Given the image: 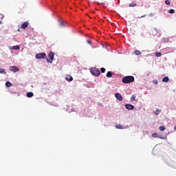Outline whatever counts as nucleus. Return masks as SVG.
<instances>
[{
    "mask_svg": "<svg viewBox=\"0 0 176 176\" xmlns=\"http://www.w3.org/2000/svg\"><path fill=\"white\" fill-rule=\"evenodd\" d=\"M106 76L107 78H112V72H108Z\"/></svg>",
    "mask_w": 176,
    "mask_h": 176,
    "instance_id": "12",
    "label": "nucleus"
},
{
    "mask_svg": "<svg viewBox=\"0 0 176 176\" xmlns=\"http://www.w3.org/2000/svg\"><path fill=\"white\" fill-rule=\"evenodd\" d=\"M155 56L156 57H162V54H161V52H155Z\"/></svg>",
    "mask_w": 176,
    "mask_h": 176,
    "instance_id": "17",
    "label": "nucleus"
},
{
    "mask_svg": "<svg viewBox=\"0 0 176 176\" xmlns=\"http://www.w3.org/2000/svg\"><path fill=\"white\" fill-rule=\"evenodd\" d=\"M36 58H37L38 60L46 58V54L45 53L36 54Z\"/></svg>",
    "mask_w": 176,
    "mask_h": 176,
    "instance_id": "4",
    "label": "nucleus"
},
{
    "mask_svg": "<svg viewBox=\"0 0 176 176\" xmlns=\"http://www.w3.org/2000/svg\"><path fill=\"white\" fill-rule=\"evenodd\" d=\"M49 58H47V63H53V60H54V52H50L48 54Z\"/></svg>",
    "mask_w": 176,
    "mask_h": 176,
    "instance_id": "3",
    "label": "nucleus"
},
{
    "mask_svg": "<svg viewBox=\"0 0 176 176\" xmlns=\"http://www.w3.org/2000/svg\"><path fill=\"white\" fill-rule=\"evenodd\" d=\"M135 6H137V3H131L129 5V8H135Z\"/></svg>",
    "mask_w": 176,
    "mask_h": 176,
    "instance_id": "14",
    "label": "nucleus"
},
{
    "mask_svg": "<svg viewBox=\"0 0 176 176\" xmlns=\"http://www.w3.org/2000/svg\"><path fill=\"white\" fill-rule=\"evenodd\" d=\"M12 49L14 50H20V46H19V45L12 46Z\"/></svg>",
    "mask_w": 176,
    "mask_h": 176,
    "instance_id": "13",
    "label": "nucleus"
},
{
    "mask_svg": "<svg viewBox=\"0 0 176 176\" xmlns=\"http://www.w3.org/2000/svg\"><path fill=\"white\" fill-rule=\"evenodd\" d=\"M131 101L133 102V101H135V96L134 95H132L131 97Z\"/></svg>",
    "mask_w": 176,
    "mask_h": 176,
    "instance_id": "23",
    "label": "nucleus"
},
{
    "mask_svg": "<svg viewBox=\"0 0 176 176\" xmlns=\"http://www.w3.org/2000/svg\"><path fill=\"white\" fill-rule=\"evenodd\" d=\"M116 128H117L118 129H123V126L121 124H117V125H116Z\"/></svg>",
    "mask_w": 176,
    "mask_h": 176,
    "instance_id": "20",
    "label": "nucleus"
},
{
    "mask_svg": "<svg viewBox=\"0 0 176 176\" xmlns=\"http://www.w3.org/2000/svg\"><path fill=\"white\" fill-rule=\"evenodd\" d=\"M125 108L126 109H128V111H133V109H134V105L126 104H125Z\"/></svg>",
    "mask_w": 176,
    "mask_h": 176,
    "instance_id": "6",
    "label": "nucleus"
},
{
    "mask_svg": "<svg viewBox=\"0 0 176 176\" xmlns=\"http://www.w3.org/2000/svg\"><path fill=\"white\" fill-rule=\"evenodd\" d=\"M10 71H12V72H19L20 71V69L16 66H11L10 67Z\"/></svg>",
    "mask_w": 176,
    "mask_h": 176,
    "instance_id": "5",
    "label": "nucleus"
},
{
    "mask_svg": "<svg viewBox=\"0 0 176 176\" xmlns=\"http://www.w3.org/2000/svg\"><path fill=\"white\" fill-rule=\"evenodd\" d=\"M169 13L170 14H173V13H175V10H173V9H170L168 10Z\"/></svg>",
    "mask_w": 176,
    "mask_h": 176,
    "instance_id": "24",
    "label": "nucleus"
},
{
    "mask_svg": "<svg viewBox=\"0 0 176 176\" xmlns=\"http://www.w3.org/2000/svg\"><path fill=\"white\" fill-rule=\"evenodd\" d=\"M165 3H166V5H170V3H171V2L170 1V0H166Z\"/></svg>",
    "mask_w": 176,
    "mask_h": 176,
    "instance_id": "26",
    "label": "nucleus"
},
{
    "mask_svg": "<svg viewBox=\"0 0 176 176\" xmlns=\"http://www.w3.org/2000/svg\"><path fill=\"white\" fill-rule=\"evenodd\" d=\"M160 112H162V110L157 109L154 113H155V115H159V113H160Z\"/></svg>",
    "mask_w": 176,
    "mask_h": 176,
    "instance_id": "16",
    "label": "nucleus"
},
{
    "mask_svg": "<svg viewBox=\"0 0 176 176\" xmlns=\"http://www.w3.org/2000/svg\"><path fill=\"white\" fill-rule=\"evenodd\" d=\"M115 97L116 98H117V100H118V101H123V97L122 96V95L119 93H116L115 94Z\"/></svg>",
    "mask_w": 176,
    "mask_h": 176,
    "instance_id": "7",
    "label": "nucleus"
},
{
    "mask_svg": "<svg viewBox=\"0 0 176 176\" xmlns=\"http://www.w3.org/2000/svg\"><path fill=\"white\" fill-rule=\"evenodd\" d=\"M27 97L28 98H31V97H34V93H32V92H28L27 93Z\"/></svg>",
    "mask_w": 176,
    "mask_h": 176,
    "instance_id": "10",
    "label": "nucleus"
},
{
    "mask_svg": "<svg viewBox=\"0 0 176 176\" xmlns=\"http://www.w3.org/2000/svg\"><path fill=\"white\" fill-rule=\"evenodd\" d=\"M159 130L160 131H164V130H166V127L161 126L159 127Z\"/></svg>",
    "mask_w": 176,
    "mask_h": 176,
    "instance_id": "21",
    "label": "nucleus"
},
{
    "mask_svg": "<svg viewBox=\"0 0 176 176\" xmlns=\"http://www.w3.org/2000/svg\"><path fill=\"white\" fill-rule=\"evenodd\" d=\"M100 71H101L102 74H104V73H105V68L102 67V68L100 69Z\"/></svg>",
    "mask_w": 176,
    "mask_h": 176,
    "instance_id": "27",
    "label": "nucleus"
},
{
    "mask_svg": "<svg viewBox=\"0 0 176 176\" xmlns=\"http://www.w3.org/2000/svg\"><path fill=\"white\" fill-rule=\"evenodd\" d=\"M60 24L61 27L65 26V22H64V21H60Z\"/></svg>",
    "mask_w": 176,
    "mask_h": 176,
    "instance_id": "18",
    "label": "nucleus"
},
{
    "mask_svg": "<svg viewBox=\"0 0 176 176\" xmlns=\"http://www.w3.org/2000/svg\"><path fill=\"white\" fill-rule=\"evenodd\" d=\"M0 74H6V70L5 69H0Z\"/></svg>",
    "mask_w": 176,
    "mask_h": 176,
    "instance_id": "22",
    "label": "nucleus"
},
{
    "mask_svg": "<svg viewBox=\"0 0 176 176\" xmlns=\"http://www.w3.org/2000/svg\"><path fill=\"white\" fill-rule=\"evenodd\" d=\"M174 129H175V130H176V126H175Z\"/></svg>",
    "mask_w": 176,
    "mask_h": 176,
    "instance_id": "32",
    "label": "nucleus"
},
{
    "mask_svg": "<svg viewBox=\"0 0 176 176\" xmlns=\"http://www.w3.org/2000/svg\"><path fill=\"white\" fill-rule=\"evenodd\" d=\"M0 24H1V22H0Z\"/></svg>",
    "mask_w": 176,
    "mask_h": 176,
    "instance_id": "34",
    "label": "nucleus"
},
{
    "mask_svg": "<svg viewBox=\"0 0 176 176\" xmlns=\"http://www.w3.org/2000/svg\"><path fill=\"white\" fill-rule=\"evenodd\" d=\"M154 30L155 31L157 32V28H155Z\"/></svg>",
    "mask_w": 176,
    "mask_h": 176,
    "instance_id": "30",
    "label": "nucleus"
},
{
    "mask_svg": "<svg viewBox=\"0 0 176 176\" xmlns=\"http://www.w3.org/2000/svg\"><path fill=\"white\" fill-rule=\"evenodd\" d=\"M122 83H131L134 82V76H127L122 78Z\"/></svg>",
    "mask_w": 176,
    "mask_h": 176,
    "instance_id": "1",
    "label": "nucleus"
},
{
    "mask_svg": "<svg viewBox=\"0 0 176 176\" xmlns=\"http://www.w3.org/2000/svg\"><path fill=\"white\" fill-rule=\"evenodd\" d=\"M170 80V78H168V76L164 77L162 79V82H165L166 83H167V82H168Z\"/></svg>",
    "mask_w": 176,
    "mask_h": 176,
    "instance_id": "11",
    "label": "nucleus"
},
{
    "mask_svg": "<svg viewBox=\"0 0 176 176\" xmlns=\"http://www.w3.org/2000/svg\"><path fill=\"white\" fill-rule=\"evenodd\" d=\"M87 42L89 43V45L91 43V41H90V40H88Z\"/></svg>",
    "mask_w": 176,
    "mask_h": 176,
    "instance_id": "29",
    "label": "nucleus"
},
{
    "mask_svg": "<svg viewBox=\"0 0 176 176\" xmlns=\"http://www.w3.org/2000/svg\"><path fill=\"white\" fill-rule=\"evenodd\" d=\"M135 54L136 56H140V54H141V52L140 50H135Z\"/></svg>",
    "mask_w": 176,
    "mask_h": 176,
    "instance_id": "19",
    "label": "nucleus"
},
{
    "mask_svg": "<svg viewBox=\"0 0 176 176\" xmlns=\"http://www.w3.org/2000/svg\"><path fill=\"white\" fill-rule=\"evenodd\" d=\"M18 31H20V29H18Z\"/></svg>",
    "mask_w": 176,
    "mask_h": 176,
    "instance_id": "33",
    "label": "nucleus"
},
{
    "mask_svg": "<svg viewBox=\"0 0 176 176\" xmlns=\"http://www.w3.org/2000/svg\"><path fill=\"white\" fill-rule=\"evenodd\" d=\"M153 83H154V85H157V83H159V82L157 81V80H153Z\"/></svg>",
    "mask_w": 176,
    "mask_h": 176,
    "instance_id": "28",
    "label": "nucleus"
},
{
    "mask_svg": "<svg viewBox=\"0 0 176 176\" xmlns=\"http://www.w3.org/2000/svg\"><path fill=\"white\" fill-rule=\"evenodd\" d=\"M90 72L94 75V76H100V74H101V72H100V69L96 67H92L90 69Z\"/></svg>",
    "mask_w": 176,
    "mask_h": 176,
    "instance_id": "2",
    "label": "nucleus"
},
{
    "mask_svg": "<svg viewBox=\"0 0 176 176\" xmlns=\"http://www.w3.org/2000/svg\"><path fill=\"white\" fill-rule=\"evenodd\" d=\"M65 79L67 82H72V80H74V78H72L69 74L66 76Z\"/></svg>",
    "mask_w": 176,
    "mask_h": 176,
    "instance_id": "9",
    "label": "nucleus"
},
{
    "mask_svg": "<svg viewBox=\"0 0 176 176\" xmlns=\"http://www.w3.org/2000/svg\"><path fill=\"white\" fill-rule=\"evenodd\" d=\"M6 85L7 86V87H12V86H13V85L10 82H7L6 83Z\"/></svg>",
    "mask_w": 176,
    "mask_h": 176,
    "instance_id": "15",
    "label": "nucleus"
},
{
    "mask_svg": "<svg viewBox=\"0 0 176 176\" xmlns=\"http://www.w3.org/2000/svg\"><path fill=\"white\" fill-rule=\"evenodd\" d=\"M152 137H153V138H157V133H153Z\"/></svg>",
    "mask_w": 176,
    "mask_h": 176,
    "instance_id": "25",
    "label": "nucleus"
},
{
    "mask_svg": "<svg viewBox=\"0 0 176 176\" xmlns=\"http://www.w3.org/2000/svg\"><path fill=\"white\" fill-rule=\"evenodd\" d=\"M29 24H30V23L26 21V22L23 23L21 25V28H22V30H25V28H27V27H28Z\"/></svg>",
    "mask_w": 176,
    "mask_h": 176,
    "instance_id": "8",
    "label": "nucleus"
},
{
    "mask_svg": "<svg viewBox=\"0 0 176 176\" xmlns=\"http://www.w3.org/2000/svg\"><path fill=\"white\" fill-rule=\"evenodd\" d=\"M145 17V15L142 16L140 18Z\"/></svg>",
    "mask_w": 176,
    "mask_h": 176,
    "instance_id": "31",
    "label": "nucleus"
}]
</instances>
